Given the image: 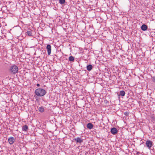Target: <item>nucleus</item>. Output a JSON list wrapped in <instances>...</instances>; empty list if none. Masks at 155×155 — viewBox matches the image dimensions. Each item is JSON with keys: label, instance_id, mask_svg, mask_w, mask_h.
<instances>
[{"label": "nucleus", "instance_id": "obj_6", "mask_svg": "<svg viewBox=\"0 0 155 155\" xmlns=\"http://www.w3.org/2000/svg\"><path fill=\"white\" fill-rule=\"evenodd\" d=\"M110 132L112 134L114 135L117 133V130L116 128L113 127L111 129Z\"/></svg>", "mask_w": 155, "mask_h": 155}, {"label": "nucleus", "instance_id": "obj_9", "mask_svg": "<svg viewBox=\"0 0 155 155\" xmlns=\"http://www.w3.org/2000/svg\"><path fill=\"white\" fill-rule=\"evenodd\" d=\"M28 126L27 125H25L22 127V129L23 131H26L28 129Z\"/></svg>", "mask_w": 155, "mask_h": 155}, {"label": "nucleus", "instance_id": "obj_19", "mask_svg": "<svg viewBox=\"0 0 155 155\" xmlns=\"http://www.w3.org/2000/svg\"><path fill=\"white\" fill-rule=\"evenodd\" d=\"M36 85L38 87H39L40 86V84H36Z\"/></svg>", "mask_w": 155, "mask_h": 155}, {"label": "nucleus", "instance_id": "obj_3", "mask_svg": "<svg viewBox=\"0 0 155 155\" xmlns=\"http://www.w3.org/2000/svg\"><path fill=\"white\" fill-rule=\"evenodd\" d=\"M146 144L148 149H150L153 146V142L150 140H147L146 142Z\"/></svg>", "mask_w": 155, "mask_h": 155}, {"label": "nucleus", "instance_id": "obj_4", "mask_svg": "<svg viewBox=\"0 0 155 155\" xmlns=\"http://www.w3.org/2000/svg\"><path fill=\"white\" fill-rule=\"evenodd\" d=\"M8 140L10 145L13 144L15 141V139L13 137H11L8 138Z\"/></svg>", "mask_w": 155, "mask_h": 155}, {"label": "nucleus", "instance_id": "obj_18", "mask_svg": "<svg viewBox=\"0 0 155 155\" xmlns=\"http://www.w3.org/2000/svg\"><path fill=\"white\" fill-rule=\"evenodd\" d=\"M125 114L126 115H128V113L127 112H125Z\"/></svg>", "mask_w": 155, "mask_h": 155}, {"label": "nucleus", "instance_id": "obj_10", "mask_svg": "<svg viewBox=\"0 0 155 155\" xmlns=\"http://www.w3.org/2000/svg\"><path fill=\"white\" fill-rule=\"evenodd\" d=\"M87 127L89 129H91L93 127V125L91 123H89L87 124Z\"/></svg>", "mask_w": 155, "mask_h": 155}, {"label": "nucleus", "instance_id": "obj_11", "mask_svg": "<svg viewBox=\"0 0 155 155\" xmlns=\"http://www.w3.org/2000/svg\"><path fill=\"white\" fill-rule=\"evenodd\" d=\"M92 66L91 64H89L87 66V69L88 71H90L92 69Z\"/></svg>", "mask_w": 155, "mask_h": 155}, {"label": "nucleus", "instance_id": "obj_14", "mask_svg": "<svg viewBox=\"0 0 155 155\" xmlns=\"http://www.w3.org/2000/svg\"><path fill=\"white\" fill-rule=\"evenodd\" d=\"M120 95L122 96H124L125 94V92L124 91H120Z\"/></svg>", "mask_w": 155, "mask_h": 155}, {"label": "nucleus", "instance_id": "obj_17", "mask_svg": "<svg viewBox=\"0 0 155 155\" xmlns=\"http://www.w3.org/2000/svg\"><path fill=\"white\" fill-rule=\"evenodd\" d=\"M152 80L153 82L155 83V76L152 77Z\"/></svg>", "mask_w": 155, "mask_h": 155}, {"label": "nucleus", "instance_id": "obj_13", "mask_svg": "<svg viewBox=\"0 0 155 155\" xmlns=\"http://www.w3.org/2000/svg\"><path fill=\"white\" fill-rule=\"evenodd\" d=\"M27 33L29 36H32V33L31 32V30L27 31Z\"/></svg>", "mask_w": 155, "mask_h": 155}, {"label": "nucleus", "instance_id": "obj_2", "mask_svg": "<svg viewBox=\"0 0 155 155\" xmlns=\"http://www.w3.org/2000/svg\"><path fill=\"white\" fill-rule=\"evenodd\" d=\"M9 70L13 74H15L18 72V68L16 65H12L10 67Z\"/></svg>", "mask_w": 155, "mask_h": 155}, {"label": "nucleus", "instance_id": "obj_15", "mask_svg": "<svg viewBox=\"0 0 155 155\" xmlns=\"http://www.w3.org/2000/svg\"><path fill=\"white\" fill-rule=\"evenodd\" d=\"M69 60L70 61H73L74 60V58L72 56H71L69 58Z\"/></svg>", "mask_w": 155, "mask_h": 155}, {"label": "nucleus", "instance_id": "obj_16", "mask_svg": "<svg viewBox=\"0 0 155 155\" xmlns=\"http://www.w3.org/2000/svg\"><path fill=\"white\" fill-rule=\"evenodd\" d=\"M65 2V0H59V3L61 4H64Z\"/></svg>", "mask_w": 155, "mask_h": 155}, {"label": "nucleus", "instance_id": "obj_5", "mask_svg": "<svg viewBox=\"0 0 155 155\" xmlns=\"http://www.w3.org/2000/svg\"><path fill=\"white\" fill-rule=\"evenodd\" d=\"M46 49H47L48 54V55L51 54V47L50 45H48L47 46Z\"/></svg>", "mask_w": 155, "mask_h": 155}, {"label": "nucleus", "instance_id": "obj_8", "mask_svg": "<svg viewBox=\"0 0 155 155\" xmlns=\"http://www.w3.org/2000/svg\"><path fill=\"white\" fill-rule=\"evenodd\" d=\"M147 26L145 25H143L141 27V29L143 31H146L147 29Z\"/></svg>", "mask_w": 155, "mask_h": 155}, {"label": "nucleus", "instance_id": "obj_7", "mask_svg": "<svg viewBox=\"0 0 155 155\" xmlns=\"http://www.w3.org/2000/svg\"><path fill=\"white\" fill-rule=\"evenodd\" d=\"M74 140L77 143H81L83 142V140L80 137H78L75 138Z\"/></svg>", "mask_w": 155, "mask_h": 155}, {"label": "nucleus", "instance_id": "obj_12", "mask_svg": "<svg viewBox=\"0 0 155 155\" xmlns=\"http://www.w3.org/2000/svg\"><path fill=\"white\" fill-rule=\"evenodd\" d=\"M38 110L39 111L41 112H43L44 110V109L43 107H39L38 108Z\"/></svg>", "mask_w": 155, "mask_h": 155}, {"label": "nucleus", "instance_id": "obj_1", "mask_svg": "<svg viewBox=\"0 0 155 155\" xmlns=\"http://www.w3.org/2000/svg\"><path fill=\"white\" fill-rule=\"evenodd\" d=\"M35 93L38 96L42 97L45 95L46 91L44 89L39 88L35 90Z\"/></svg>", "mask_w": 155, "mask_h": 155}]
</instances>
